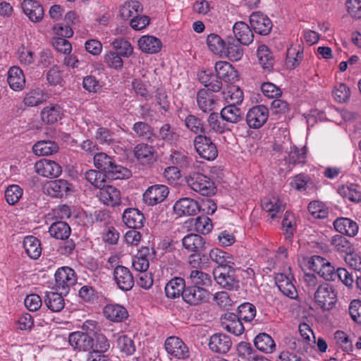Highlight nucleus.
I'll use <instances>...</instances> for the list:
<instances>
[{
	"label": "nucleus",
	"instance_id": "nucleus-1",
	"mask_svg": "<svg viewBox=\"0 0 361 361\" xmlns=\"http://www.w3.org/2000/svg\"><path fill=\"white\" fill-rule=\"evenodd\" d=\"M71 232L70 226L66 222L61 221L54 222L49 228V233L51 237L64 240L59 248L61 255H69L75 247L74 241L72 239H68Z\"/></svg>",
	"mask_w": 361,
	"mask_h": 361
},
{
	"label": "nucleus",
	"instance_id": "nucleus-2",
	"mask_svg": "<svg viewBox=\"0 0 361 361\" xmlns=\"http://www.w3.org/2000/svg\"><path fill=\"white\" fill-rule=\"evenodd\" d=\"M214 279L223 288L236 290L239 288V279L236 270L230 265L217 267L213 271Z\"/></svg>",
	"mask_w": 361,
	"mask_h": 361
},
{
	"label": "nucleus",
	"instance_id": "nucleus-3",
	"mask_svg": "<svg viewBox=\"0 0 361 361\" xmlns=\"http://www.w3.org/2000/svg\"><path fill=\"white\" fill-rule=\"evenodd\" d=\"M187 184L192 190L204 196H211L216 193V187L212 179L197 172H194L187 178Z\"/></svg>",
	"mask_w": 361,
	"mask_h": 361
},
{
	"label": "nucleus",
	"instance_id": "nucleus-4",
	"mask_svg": "<svg viewBox=\"0 0 361 361\" xmlns=\"http://www.w3.org/2000/svg\"><path fill=\"white\" fill-rule=\"evenodd\" d=\"M54 276L56 290L65 295L69 293L71 287L77 283L75 271L68 267L58 269Z\"/></svg>",
	"mask_w": 361,
	"mask_h": 361
},
{
	"label": "nucleus",
	"instance_id": "nucleus-5",
	"mask_svg": "<svg viewBox=\"0 0 361 361\" xmlns=\"http://www.w3.org/2000/svg\"><path fill=\"white\" fill-rule=\"evenodd\" d=\"M316 302L324 310H331L337 301V294L333 286L329 283L320 285L315 293Z\"/></svg>",
	"mask_w": 361,
	"mask_h": 361
},
{
	"label": "nucleus",
	"instance_id": "nucleus-6",
	"mask_svg": "<svg viewBox=\"0 0 361 361\" xmlns=\"http://www.w3.org/2000/svg\"><path fill=\"white\" fill-rule=\"evenodd\" d=\"M194 146L198 154L206 160H214L218 155L216 145L205 135H197L194 140Z\"/></svg>",
	"mask_w": 361,
	"mask_h": 361
},
{
	"label": "nucleus",
	"instance_id": "nucleus-7",
	"mask_svg": "<svg viewBox=\"0 0 361 361\" xmlns=\"http://www.w3.org/2000/svg\"><path fill=\"white\" fill-rule=\"evenodd\" d=\"M209 295V292L205 288L190 286L186 287L183 300L190 305L197 306L207 302Z\"/></svg>",
	"mask_w": 361,
	"mask_h": 361
},
{
	"label": "nucleus",
	"instance_id": "nucleus-8",
	"mask_svg": "<svg viewBox=\"0 0 361 361\" xmlns=\"http://www.w3.org/2000/svg\"><path fill=\"white\" fill-rule=\"evenodd\" d=\"M169 193L167 186L156 184L149 187L144 192L142 200L149 206H154L165 200Z\"/></svg>",
	"mask_w": 361,
	"mask_h": 361
},
{
	"label": "nucleus",
	"instance_id": "nucleus-9",
	"mask_svg": "<svg viewBox=\"0 0 361 361\" xmlns=\"http://www.w3.org/2000/svg\"><path fill=\"white\" fill-rule=\"evenodd\" d=\"M269 110L264 105H258L251 108L246 115V122L250 128H261L267 121Z\"/></svg>",
	"mask_w": 361,
	"mask_h": 361
},
{
	"label": "nucleus",
	"instance_id": "nucleus-10",
	"mask_svg": "<svg viewBox=\"0 0 361 361\" xmlns=\"http://www.w3.org/2000/svg\"><path fill=\"white\" fill-rule=\"evenodd\" d=\"M165 349L168 354L176 359L189 357V350L185 343L178 337L170 336L165 341Z\"/></svg>",
	"mask_w": 361,
	"mask_h": 361
},
{
	"label": "nucleus",
	"instance_id": "nucleus-11",
	"mask_svg": "<svg viewBox=\"0 0 361 361\" xmlns=\"http://www.w3.org/2000/svg\"><path fill=\"white\" fill-rule=\"evenodd\" d=\"M114 279L119 289L128 291L134 286V279L132 273L127 267L118 265L114 268Z\"/></svg>",
	"mask_w": 361,
	"mask_h": 361
},
{
	"label": "nucleus",
	"instance_id": "nucleus-12",
	"mask_svg": "<svg viewBox=\"0 0 361 361\" xmlns=\"http://www.w3.org/2000/svg\"><path fill=\"white\" fill-rule=\"evenodd\" d=\"M99 189L97 197L104 204L115 207L121 204V192L116 188L104 183Z\"/></svg>",
	"mask_w": 361,
	"mask_h": 361
},
{
	"label": "nucleus",
	"instance_id": "nucleus-13",
	"mask_svg": "<svg viewBox=\"0 0 361 361\" xmlns=\"http://www.w3.org/2000/svg\"><path fill=\"white\" fill-rule=\"evenodd\" d=\"M250 23L255 32L262 35H268L272 28V22L261 12H253L250 16Z\"/></svg>",
	"mask_w": 361,
	"mask_h": 361
},
{
	"label": "nucleus",
	"instance_id": "nucleus-14",
	"mask_svg": "<svg viewBox=\"0 0 361 361\" xmlns=\"http://www.w3.org/2000/svg\"><path fill=\"white\" fill-rule=\"evenodd\" d=\"M35 172L44 177L56 178L61 175L62 169L56 162L49 159H41L35 164Z\"/></svg>",
	"mask_w": 361,
	"mask_h": 361
},
{
	"label": "nucleus",
	"instance_id": "nucleus-15",
	"mask_svg": "<svg viewBox=\"0 0 361 361\" xmlns=\"http://www.w3.org/2000/svg\"><path fill=\"white\" fill-rule=\"evenodd\" d=\"M182 245L188 252L202 253L207 249L208 243L201 235L196 233H190L182 239Z\"/></svg>",
	"mask_w": 361,
	"mask_h": 361
},
{
	"label": "nucleus",
	"instance_id": "nucleus-16",
	"mask_svg": "<svg viewBox=\"0 0 361 361\" xmlns=\"http://www.w3.org/2000/svg\"><path fill=\"white\" fill-rule=\"evenodd\" d=\"M173 210L179 216H194L200 210V207L195 200L184 197L175 203Z\"/></svg>",
	"mask_w": 361,
	"mask_h": 361
},
{
	"label": "nucleus",
	"instance_id": "nucleus-17",
	"mask_svg": "<svg viewBox=\"0 0 361 361\" xmlns=\"http://www.w3.org/2000/svg\"><path fill=\"white\" fill-rule=\"evenodd\" d=\"M293 276L290 274L279 273L275 276L276 284L281 292L286 296L294 299L298 292L292 283Z\"/></svg>",
	"mask_w": 361,
	"mask_h": 361
},
{
	"label": "nucleus",
	"instance_id": "nucleus-18",
	"mask_svg": "<svg viewBox=\"0 0 361 361\" xmlns=\"http://www.w3.org/2000/svg\"><path fill=\"white\" fill-rule=\"evenodd\" d=\"M221 321L223 328L235 336L241 335L244 331V326L238 314L226 312L221 317Z\"/></svg>",
	"mask_w": 361,
	"mask_h": 361
},
{
	"label": "nucleus",
	"instance_id": "nucleus-19",
	"mask_svg": "<svg viewBox=\"0 0 361 361\" xmlns=\"http://www.w3.org/2000/svg\"><path fill=\"white\" fill-rule=\"evenodd\" d=\"M232 346L231 338L224 334H215L210 337L209 349L216 353L225 354Z\"/></svg>",
	"mask_w": 361,
	"mask_h": 361
},
{
	"label": "nucleus",
	"instance_id": "nucleus-20",
	"mask_svg": "<svg viewBox=\"0 0 361 361\" xmlns=\"http://www.w3.org/2000/svg\"><path fill=\"white\" fill-rule=\"evenodd\" d=\"M68 341L73 348L78 350H89L93 346V338L90 335L80 331L71 333Z\"/></svg>",
	"mask_w": 361,
	"mask_h": 361
},
{
	"label": "nucleus",
	"instance_id": "nucleus-21",
	"mask_svg": "<svg viewBox=\"0 0 361 361\" xmlns=\"http://www.w3.org/2000/svg\"><path fill=\"white\" fill-rule=\"evenodd\" d=\"M236 42L242 45H249L253 41L254 35L250 26L243 21L236 22L233 27Z\"/></svg>",
	"mask_w": 361,
	"mask_h": 361
},
{
	"label": "nucleus",
	"instance_id": "nucleus-22",
	"mask_svg": "<svg viewBox=\"0 0 361 361\" xmlns=\"http://www.w3.org/2000/svg\"><path fill=\"white\" fill-rule=\"evenodd\" d=\"M122 219L123 223L128 228L139 229L144 226V214L135 208L126 209L123 214Z\"/></svg>",
	"mask_w": 361,
	"mask_h": 361
},
{
	"label": "nucleus",
	"instance_id": "nucleus-23",
	"mask_svg": "<svg viewBox=\"0 0 361 361\" xmlns=\"http://www.w3.org/2000/svg\"><path fill=\"white\" fill-rule=\"evenodd\" d=\"M25 14L35 23L42 20L44 16V8L41 4L34 0H24L21 4Z\"/></svg>",
	"mask_w": 361,
	"mask_h": 361
},
{
	"label": "nucleus",
	"instance_id": "nucleus-24",
	"mask_svg": "<svg viewBox=\"0 0 361 361\" xmlns=\"http://www.w3.org/2000/svg\"><path fill=\"white\" fill-rule=\"evenodd\" d=\"M47 190L52 197H62L67 196L72 191V185L64 179L54 180L48 183Z\"/></svg>",
	"mask_w": 361,
	"mask_h": 361
},
{
	"label": "nucleus",
	"instance_id": "nucleus-25",
	"mask_svg": "<svg viewBox=\"0 0 361 361\" xmlns=\"http://www.w3.org/2000/svg\"><path fill=\"white\" fill-rule=\"evenodd\" d=\"M200 82L204 85L208 92H218L222 87L221 80L209 71H202L198 74Z\"/></svg>",
	"mask_w": 361,
	"mask_h": 361
},
{
	"label": "nucleus",
	"instance_id": "nucleus-26",
	"mask_svg": "<svg viewBox=\"0 0 361 361\" xmlns=\"http://www.w3.org/2000/svg\"><path fill=\"white\" fill-rule=\"evenodd\" d=\"M220 116L223 121L233 124L239 123L244 120L243 111L233 104L224 107L220 112Z\"/></svg>",
	"mask_w": 361,
	"mask_h": 361
},
{
	"label": "nucleus",
	"instance_id": "nucleus-27",
	"mask_svg": "<svg viewBox=\"0 0 361 361\" xmlns=\"http://www.w3.org/2000/svg\"><path fill=\"white\" fill-rule=\"evenodd\" d=\"M104 316L110 321L121 322L128 317L127 310L118 304H109L104 308Z\"/></svg>",
	"mask_w": 361,
	"mask_h": 361
},
{
	"label": "nucleus",
	"instance_id": "nucleus-28",
	"mask_svg": "<svg viewBox=\"0 0 361 361\" xmlns=\"http://www.w3.org/2000/svg\"><path fill=\"white\" fill-rule=\"evenodd\" d=\"M138 46L142 52L147 54L158 53L162 47L161 40L152 35H144L138 40Z\"/></svg>",
	"mask_w": 361,
	"mask_h": 361
},
{
	"label": "nucleus",
	"instance_id": "nucleus-29",
	"mask_svg": "<svg viewBox=\"0 0 361 361\" xmlns=\"http://www.w3.org/2000/svg\"><path fill=\"white\" fill-rule=\"evenodd\" d=\"M8 83L15 91H20L25 86V78L23 71L17 66L10 68L8 72Z\"/></svg>",
	"mask_w": 361,
	"mask_h": 361
},
{
	"label": "nucleus",
	"instance_id": "nucleus-30",
	"mask_svg": "<svg viewBox=\"0 0 361 361\" xmlns=\"http://www.w3.org/2000/svg\"><path fill=\"white\" fill-rule=\"evenodd\" d=\"M135 157L142 164H150L155 160V149L147 143L137 144L134 149Z\"/></svg>",
	"mask_w": 361,
	"mask_h": 361
},
{
	"label": "nucleus",
	"instance_id": "nucleus-31",
	"mask_svg": "<svg viewBox=\"0 0 361 361\" xmlns=\"http://www.w3.org/2000/svg\"><path fill=\"white\" fill-rule=\"evenodd\" d=\"M233 37H228L222 56L232 61L240 60L243 56V49Z\"/></svg>",
	"mask_w": 361,
	"mask_h": 361
},
{
	"label": "nucleus",
	"instance_id": "nucleus-32",
	"mask_svg": "<svg viewBox=\"0 0 361 361\" xmlns=\"http://www.w3.org/2000/svg\"><path fill=\"white\" fill-rule=\"evenodd\" d=\"M334 226L340 233L350 237L355 236L358 231L357 223L348 218H338L334 221Z\"/></svg>",
	"mask_w": 361,
	"mask_h": 361
},
{
	"label": "nucleus",
	"instance_id": "nucleus-33",
	"mask_svg": "<svg viewBox=\"0 0 361 361\" xmlns=\"http://www.w3.org/2000/svg\"><path fill=\"white\" fill-rule=\"evenodd\" d=\"M185 288V280L180 277H175L166 283V295L169 298H178L180 295L183 297Z\"/></svg>",
	"mask_w": 361,
	"mask_h": 361
},
{
	"label": "nucleus",
	"instance_id": "nucleus-34",
	"mask_svg": "<svg viewBox=\"0 0 361 361\" xmlns=\"http://www.w3.org/2000/svg\"><path fill=\"white\" fill-rule=\"evenodd\" d=\"M257 56L263 69L268 73L271 72L274 64V59L268 47L264 44L259 46Z\"/></svg>",
	"mask_w": 361,
	"mask_h": 361
},
{
	"label": "nucleus",
	"instance_id": "nucleus-35",
	"mask_svg": "<svg viewBox=\"0 0 361 361\" xmlns=\"http://www.w3.org/2000/svg\"><path fill=\"white\" fill-rule=\"evenodd\" d=\"M133 130L136 137L148 142H153L156 137L154 128L146 122L138 121L135 123L133 126Z\"/></svg>",
	"mask_w": 361,
	"mask_h": 361
},
{
	"label": "nucleus",
	"instance_id": "nucleus-36",
	"mask_svg": "<svg viewBox=\"0 0 361 361\" xmlns=\"http://www.w3.org/2000/svg\"><path fill=\"white\" fill-rule=\"evenodd\" d=\"M255 347L265 353H271L276 348V344L273 338L266 333L259 334L254 340Z\"/></svg>",
	"mask_w": 361,
	"mask_h": 361
},
{
	"label": "nucleus",
	"instance_id": "nucleus-37",
	"mask_svg": "<svg viewBox=\"0 0 361 361\" xmlns=\"http://www.w3.org/2000/svg\"><path fill=\"white\" fill-rule=\"evenodd\" d=\"M23 246L30 258L36 259L41 255V244L37 238L32 235L25 237L23 240Z\"/></svg>",
	"mask_w": 361,
	"mask_h": 361
},
{
	"label": "nucleus",
	"instance_id": "nucleus-38",
	"mask_svg": "<svg viewBox=\"0 0 361 361\" xmlns=\"http://www.w3.org/2000/svg\"><path fill=\"white\" fill-rule=\"evenodd\" d=\"M197 102L198 107L204 112L211 111L214 109V99L212 93L205 89L197 92Z\"/></svg>",
	"mask_w": 361,
	"mask_h": 361
},
{
	"label": "nucleus",
	"instance_id": "nucleus-39",
	"mask_svg": "<svg viewBox=\"0 0 361 361\" xmlns=\"http://www.w3.org/2000/svg\"><path fill=\"white\" fill-rule=\"evenodd\" d=\"M63 294L55 292H48L46 293L44 302L47 307L52 312H60L64 307L65 302L62 296Z\"/></svg>",
	"mask_w": 361,
	"mask_h": 361
},
{
	"label": "nucleus",
	"instance_id": "nucleus-40",
	"mask_svg": "<svg viewBox=\"0 0 361 361\" xmlns=\"http://www.w3.org/2000/svg\"><path fill=\"white\" fill-rule=\"evenodd\" d=\"M262 206L264 210L269 213L271 219L277 217V214L282 213L285 209V204L276 197H273L269 200H265L262 202Z\"/></svg>",
	"mask_w": 361,
	"mask_h": 361
},
{
	"label": "nucleus",
	"instance_id": "nucleus-41",
	"mask_svg": "<svg viewBox=\"0 0 361 361\" xmlns=\"http://www.w3.org/2000/svg\"><path fill=\"white\" fill-rule=\"evenodd\" d=\"M104 175L106 178L111 180H122L129 178L131 176V172L127 168L118 164L114 160Z\"/></svg>",
	"mask_w": 361,
	"mask_h": 361
},
{
	"label": "nucleus",
	"instance_id": "nucleus-42",
	"mask_svg": "<svg viewBox=\"0 0 361 361\" xmlns=\"http://www.w3.org/2000/svg\"><path fill=\"white\" fill-rule=\"evenodd\" d=\"M34 153L37 156H47L58 151L56 142L50 140H42L35 143L32 147Z\"/></svg>",
	"mask_w": 361,
	"mask_h": 361
},
{
	"label": "nucleus",
	"instance_id": "nucleus-43",
	"mask_svg": "<svg viewBox=\"0 0 361 361\" xmlns=\"http://www.w3.org/2000/svg\"><path fill=\"white\" fill-rule=\"evenodd\" d=\"M142 6L140 2L131 1L126 2L120 8L121 16L127 20L130 17H133L142 13Z\"/></svg>",
	"mask_w": 361,
	"mask_h": 361
},
{
	"label": "nucleus",
	"instance_id": "nucleus-44",
	"mask_svg": "<svg viewBox=\"0 0 361 361\" xmlns=\"http://www.w3.org/2000/svg\"><path fill=\"white\" fill-rule=\"evenodd\" d=\"M215 72L216 76L221 80H224V81L228 82L233 79V74L234 73V70L228 62L227 61H218L215 64Z\"/></svg>",
	"mask_w": 361,
	"mask_h": 361
},
{
	"label": "nucleus",
	"instance_id": "nucleus-45",
	"mask_svg": "<svg viewBox=\"0 0 361 361\" xmlns=\"http://www.w3.org/2000/svg\"><path fill=\"white\" fill-rule=\"evenodd\" d=\"M61 116V108L58 105L46 106L41 111L42 120L48 124L56 122Z\"/></svg>",
	"mask_w": 361,
	"mask_h": 361
},
{
	"label": "nucleus",
	"instance_id": "nucleus-46",
	"mask_svg": "<svg viewBox=\"0 0 361 361\" xmlns=\"http://www.w3.org/2000/svg\"><path fill=\"white\" fill-rule=\"evenodd\" d=\"M207 44L212 52L222 56L226 42L219 35L212 33L207 36Z\"/></svg>",
	"mask_w": 361,
	"mask_h": 361
},
{
	"label": "nucleus",
	"instance_id": "nucleus-47",
	"mask_svg": "<svg viewBox=\"0 0 361 361\" xmlns=\"http://www.w3.org/2000/svg\"><path fill=\"white\" fill-rule=\"evenodd\" d=\"M111 45L119 55L123 57H129L133 53V47L130 42L126 39L118 37L115 39Z\"/></svg>",
	"mask_w": 361,
	"mask_h": 361
},
{
	"label": "nucleus",
	"instance_id": "nucleus-48",
	"mask_svg": "<svg viewBox=\"0 0 361 361\" xmlns=\"http://www.w3.org/2000/svg\"><path fill=\"white\" fill-rule=\"evenodd\" d=\"M331 245L334 249L339 252L345 253L346 255L353 251L351 243L341 235H336L331 240Z\"/></svg>",
	"mask_w": 361,
	"mask_h": 361
},
{
	"label": "nucleus",
	"instance_id": "nucleus-49",
	"mask_svg": "<svg viewBox=\"0 0 361 361\" xmlns=\"http://www.w3.org/2000/svg\"><path fill=\"white\" fill-rule=\"evenodd\" d=\"M93 160L95 167L106 174L113 164L114 159L106 153L99 152L94 154Z\"/></svg>",
	"mask_w": 361,
	"mask_h": 361
},
{
	"label": "nucleus",
	"instance_id": "nucleus-50",
	"mask_svg": "<svg viewBox=\"0 0 361 361\" xmlns=\"http://www.w3.org/2000/svg\"><path fill=\"white\" fill-rule=\"evenodd\" d=\"M185 126L191 132L196 135L205 133V128L202 121L195 115L190 114L185 118Z\"/></svg>",
	"mask_w": 361,
	"mask_h": 361
},
{
	"label": "nucleus",
	"instance_id": "nucleus-51",
	"mask_svg": "<svg viewBox=\"0 0 361 361\" xmlns=\"http://www.w3.org/2000/svg\"><path fill=\"white\" fill-rule=\"evenodd\" d=\"M356 185L353 184L341 185L338 189V192L344 198L352 202L361 201V192H359Z\"/></svg>",
	"mask_w": 361,
	"mask_h": 361
},
{
	"label": "nucleus",
	"instance_id": "nucleus-52",
	"mask_svg": "<svg viewBox=\"0 0 361 361\" xmlns=\"http://www.w3.org/2000/svg\"><path fill=\"white\" fill-rule=\"evenodd\" d=\"M238 316L245 322H250L256 316V307L250 302L241 304L238 307Z\"/></svg>",
	"mask_w": 361,
	"mask_h": 361
},
{
	"label": "nucleus",
	"instance_id": "nucleus-53",
	"mask_svg": "<svg viewBox=\"0 0 361 361\" xmlns=\"http://www.w3.org/2000/svg\"><path fill=\"white\" fill-rule=\"evenodd\" d=\"M189 279L192 286H209L211 283L209 275L198 269L191 271Z\"/></svg>",
	"mask_w": 361,
	"mask_h": 361
},
{
	"label": "nucleus",
	"instance_id": "nucleus-54",
	"mask_svg": "<svg viewBox=\"0 0 361 361\" xmlns=\"http://www.w3.org/2000/svg\"><path fill=\"white\" fill-rule=\"evenodd\" d=\"M23 195V189L18 185H11L5 190V198L10 205L16 204Z\"/></svg>",
	"mask_w": 361,
	"mask_h": 361
},
{
	"label": "nucleus",
	"instance_id": "nucleus-55",
	"mask_svg": "<svg viewBox=\"0 0 361 361\" xmlns=\"http://www.w3.org/2000/svg\"><path fill=\"white\" fill-rule=\"evenodd\" d=\"M44 100L43 92L39 89L30 90L23 99V103L27 106H37Z\"/></svg>",
	"mask_w": 361,
	"mask_h": 361
},
{
	"label": "nucleus",
	"instance_id": "nucleus-56",
	"mask_svg": "<svg viewBox=\"0 0 361 361\" xmlns=\"http://www.w3.org/2000/svg\"><path fill=\"white\" fill-rule=\"evenodd\" d=\"M307 149L304 146L301 149H299L296 146L291 147L288 152V161L290 164H296L300 163H304L306 158Z\"/></svg>",
	"mask_w": 361,
	"mask_h": 361
},
{
	"label": "nucleus",
	"instance_id": "nucleus-57",
	"mask_svg": "<svg viewBox=\"0 0 361 361\" xmlns=\"http://www.w3.org/2000/svg\"><path fill=\"white\" fill-rule=\"evenodd\" d=\"M209 258L217 264L218 267H226L229 265V259H231L229 254L218 248H214L210 250Z\"/></svg>",
	"mask_w": 361,
	"mask_h": 361
},
{
	"label": "nucleus",
	"instance_id": "nucleus-58",
	"mask_svg": "<svg viewBox=\"0 0 361 361\" xmlns=\"http://www.w3.org/2000/svg\"><path fill=\"white\" fill-rule=\"evenodd\" d=\"M237 350L238 356L244 361H252L257 354L251 344L247 342H240L238 345Z\"/></svg>",
	"mask_w": 361,
	"mask_h": 361
},
{
	"label": "nucleus",
	"instance_id": "nucleus-59",
	"mask_svg": "<svg viewBox=\"0 0 361 361\" xmlns=\"http://www.w3.org/2000/svg\"><path fill=\"white\" fill-rule=\"evenodd\" d=\"M159 137L164 141L172 142L178 140L179 135L170 124L165 123L159 130Z\"/></svg>",
	"mask_w": 361,
	"mask_h": 361
},
{
	"label": "nucleus",
	"instance_id": "nucleus-60",
	"mask_svg": "<svg viewBox=\"0 0 361 361\" xmlns=\"http://www.w3.org/2000/svg\"><path fill=\"white\" fill-rule=\"evenodd\" d=\"M86 180L97 188L102 187L105 183V175L97 170H89L85 174Z\"/></svg>",
	"mask_w": 361,
	"mask_h": 361
},
{
	"label": "nucleus",
	"instance_id": "nucleus-61",
	"mask_svg": "<svg viewBox=\"0 0 361 361\" xmlns=\"http://www.w3.org/2000/svg\"><path fill=\"white\" fill-rule=\"evenodd\" d=\"M195 228L197 232L207 234L213 228L212 220L207 216H198L195 219Z\"/></svg>",
	"mask_w": 361,
	"mask_h": 361
},
{
	"label": "nucleus",
	"instance_id": "nucleus-62",
	"mask_svg": "<svg viewBox=\"0 0 361 361\" xmlns=\"http://www.w3.org/2000/svg\"><path fill=\"white\" fill-rule=\"evenodd\" d=\"M118 346L126 355H132L135 351L134 341L128 336H120L117 339Z\"/></svg>",
	"mask_w": 361,
	"mask_h": 361
},
{
	"label": "nucleus",
	"instance_id": "nucleus-63",
	"mask_svg": "<svg viewBox=\"0 0 361 361\" xmlns=\"http://www.w3.org/2000/svg\"><path fill=\"white\" fill-rule=\"evenodd\" d=\"M282 227L285 230L286 238H291L295 228V219L293 214L286 212L282 221Z\"/></svg>",
	"mask_w": 361,
	"mask_h": 361
},
{
	"label": "nucleus",
	"instance_id": "nucleus-64",
	"mask_svg": "<svg viewBox=\"0 0 361 361\" xmlns=\"http://www.w3.org/2000/svg\"><path fill=\"white\" fill-rule=\"evenodd\" d=\"M336 343L346 353L352 352L353 346L347 334L341 331H337L334 334Z\"/></svg>",
	"mask_w": 361,
	"mask_h": 361
}]
</instances>
